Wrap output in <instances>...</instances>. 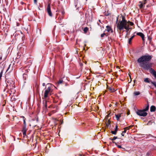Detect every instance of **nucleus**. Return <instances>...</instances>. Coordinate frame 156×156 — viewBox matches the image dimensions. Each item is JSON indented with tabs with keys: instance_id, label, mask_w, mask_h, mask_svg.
Listing matches in <instances>:
<instances>
[{
	"instance_id": "6e6d98bb",
	"label": "nucleus",
	"mask_w": 156,
	"mask_h": 156,
	"mask_svg": "<svg viewBox=\"0 0 156 156\" xmlns=\"http://www.w3.org/2000/svg\"><path fill=\"white\" fill-rule=\"evenodd\" d=\"M20 32L21 33V31H20ZM21 34L22 35H23V34L22 33H21Z\"/></svg>"
},
{
	"instance_id": "b1692460",
	"label": "nucleus",
	"mask_w": 156,
	"mask_h": 156,
	"mask_svg": "<svg viewBox=\"0 0 156 156\" xmlns=\"http://www.w3.org/2000/svg\"><path fill=\"white\" fill-rule=\"evenodd\" d=\"M110 114H108L105 117V120H106V121H107L109 119L110 120V119H109V117Z\"/></svg>"
},
{
	"instance_id": "bf43d9fd",
	"label": "nucleus",
	"mask_w": 156,
	"mask_h": 156,
	"mask_svg": "<svg viewBox=\"0 0 156 156\" xmlns=\"http://www.w3.org/2000/svg\"><path fill=\"white\" fill-rule=\"evenodd\" d=\"M21 37H22V38H23L22 36H21Z\"/></svg>"
},
{
	"instance_id": "2f4dec72",
	"label": "nucleus",
	"mask_w": 156,
	"mask_h": 156,
	"mask_svg": "<svg viewBox=\"0 0 156 156\" xmlns=\"http://www.w3.org/2000/svg\"><path fill=\"white\" fill-rule=\"evenodd\" d=\"M129 23L130 25H131V26H133V23L131 22H130V21H129Z\"/></svg>"
},
{
	"instance_id": "ddd939ff",
	"label": "nucleus",
	"mask_w": 156,
	"mask_h": 156,
	"mask_svg": "<svg viewBox=\"0 0 156 156\" xmlns=\"http://www.w3.org/2000/svg\"><path fill=\"white\" fill-rule=\"evenodd\" d=\"M156 109V107L154 105H152L150 107V111L151 112H154Z\"/></svg>"
},
{
	"instance_id": "f8f14e48",
	"label": "nucleus",
	"mask_w": 156,
	"mask_h": 156,
	"mask_svg": "<svg viewBox=\"0 0 156 156\" xmlns=\"http://www.w3.org/2000/svg\"><path fill=\"white\" fill-rule=\"evenodd\" d=\"M106 27L107 29L106 30H107L108 32H109L111 31L112 33L113 32V30L110 26H107Z\"/></svg>"
},
{
	"instance_id": "4468645a",
	"label": "nucleus",
	"mask_w": 156,
	"mask_h": 156,
	"mask_svg": "<svg viewBox=\"0 0 156 156\" xmlns=\"http://www.w3.org/2000/svg\"><path fill=\"white\" fill-rule=\"evenodd\" d=\"M122 114V113L119 114L117 115L115 114V117L117 120H119V119L121 116Z\"/></svg>"
},
{
	"instance_id": "a18cd8bd",
	"label": "nucleus",
	"mask_w": 156,
	"mask_h": 156,
	"mask_svg": "<svg viewBox=\"0 0 156 156\" xmlns=\"http://www.w3.org/2000/svg\"><path fill=\"white\" fill-rule=\"evenodd\" d=\"M42 85H43V86H44H44H45V83H43V84H42Z\"/></svg>"
},
{
	"instance_id": "423d86ee",
	"label": "nucleus",
	"mask_w": 156,
	"mask_h": 156,
	"mask_svg": "<svg viewBox=\"0 0 156 156\" xmlns=\"http://www.w3.org/2000/svg\"><path fill=\"white\" fill-rule=\"evenodd\" d=\"M46 11L48 13V14L50 16L52 17V14L51 11V4L50 3L48 4V6L46 9Z\"/></svg>"
},
{
	"instance_id": "ea45409f",
	"label": "nucleus",
	"mask_w": 156,
	"mask_h": 156,
	"mask_svg": "<svg viewBox=\"0 0 156 156\" xmlns=\"http://www.w3.org/2000/svg\"><path fill=\"white\" fill-rule=\"evenodd\" d=\"M61 13L62 15H64L65 14V12L64 11H62Z\"/></svg>"
},
{
	"instance_id": "f704fd0d",
	"label": "nucleus",
	"mask_w": 156,
	"mask_h": 156,
	"mask_svg": "<svg viewBox=\"0 0 156 156\" xmlns=\"http://www.w3.org/2000/svg\"><path fill=\"white\" fill-rule=\"evenodd\" d=\"M24 136L26 135V131H22Z\"/></svg>"
},
{
	"instance_id": "393cba45",
	"label": "nucleus",
	"mask_w": 156,
	"mask_h": 156,
	"mask_svg": "<svg viewBox=\"0 0 156 156\" xmlns=\"http://www.w3.org/2000/svg\"><path fill=\"white\" fill-rule=\"evenodd\" d=\"M26 126H23L22 128V131H27Z\"/></svg>"
},
{
	"instance_id": "9d476101",
	"label": "nucleus",
	"mask_w": 156,
	"mask_h": 156,
	"mask_svg": "<svg viewBox=\"0 0 156 156\" xmlns=\"http://www.w3.org/2000/svg\"><path fill=\"white\" fill-rule=\"evenodd\" d=\"M47 101L46 100H44L43 101V108L44 109H47Z\"/></svg>"
},
{
	"instance_id": "8fccbe9b",
	"label": "nucleus",
	"mask_w": 156,
	"mask_h": 156,
	"mask_svg": "<svg viewBox=\"0 0 156 156\" xmlns=\"http://www.w3.org/2000/svg\"><path fill=\"white\" fill-rule=\"evenodd\" d=\"M127 115H129L130 114L129 112H128L127 113Z\"/></svg>"
},
{
	"instance_id": "aec40b11",
	"label": "nucleus",
	"mask_w": 156,
	"mask_h": 156,
	"mask_svg": "<svg viewBox=\"0 0 156 156\" xmlns=\"http://www.w3.org/2000/svg\"><path fill=\"white\" fill-rule=\"evenodd\" d=\"M21 118H22L23 119V124L24 126H26V118L23 116H21L20 117Z\"/></svg>"
},
{
	"instance_id": "473e14b6",
	"label": "nucleus",
	"mask_w": 156,
	"mask_h": 156,
	"mask_svg": "<svg viewBox=\"0 0 156 156\" xmlns=\"http://www.w3.org/2000/svg\"><path fill=\"white\" fill-rule=\"evenodd\" d=\"M147 0H143L142 1V2L144 3V4H145L146 3Z\"/></svg>"
},
{
	"instance_id": "20e7f679",
	"label": "nucleus",
	"mask_w": 156,
	"mask_h": 156,
	"mask_svg": "<svg viewBox=\"0 0 156 156\" xmlns=\"http://www.w3.org/2000/svg\"><path fill=\"white\" fill-rule=\"evenodd\" d=\"M64 78H60L57 82L56 85L57 87H61V86L62 85H66V83L63 81Z\"/></svg>"
},
{
	"instance_id": "f3484780",
	"label": "nucleus",
	"mask_w": 156,
	"mask_h": 156,
	"mask_svg": "<svg viewBox=\"0 0 156 156\" xmlns=\"http://www.w3.org/2000/svg\"><path fill=\"white\" fill-rule=\"evenodd\" d=\"M135 35H134V34H133V36L131 37H130L129 39V41H128V43L129 44H131V41H132L133 39L134 38V37H135Z\"/></svg>"
},
{
	"instance_id": "bb28decb",
	"label": "nucleus",
	"mask_w": 156,
	"mask_h": 156,
	"mask_svg": "<svg viewBox=\"0 0 156 156\" xmlns=\"http://www.w3.org/2000/svg\"><path fill=\"white\" fill-rule=\"evenodd\" d=\"M117 131H116V130H115V131H111V133L112 134L114 135H115L117 133Z\"/></svg>"
},
{
	"instance_id": "4c0bfd02",
	"label": "nucleus",
	"mask_w": 156,
	"mask_h": 156,
	"mask_svg": "<svg viewBox=\"0 0 156 156\" xmlns=\"http://www.w3.org/2000/svg\"><path fill=\"white\" fill-rule=\"evenodd\" d=\"M117 147L118 148H122V147L121 146V145H117Z\"/></svg>"
},
{
	"instance_id": "dca6fc26",
	"label": "nucleus",
	"mask_w": 156,
	"mask_h": 156,
	"mask_svg": "<svg viewBox=\"0 0 156 156\" xmlns=\"http://www.w3.org/2000/svg\"><path fill=\"white\" fill-rule=\"evenodd\" d=\"M140 94V93L139 91H135L133 93L134 96H136L139 95Z\"/></svg>"
},
{
	"instance_id": "4d7b16f0",
	"label": "nucleus",
	"mask_w": 156,
	"mask_h": 156,
	"mask_svg": "<svg viewBox=\"0 0 156 156\" xmlns=\"http://www.w3.org/2000/svg\"><path fill=\"white\" fill-rule=\"evenodd\" d=\"M16 34H15V36L16 37Z\"/></svg>"
},
{
	"instance_id": "1a4fd4ad",
	"label": "nucleus",
	"mask_w": 156,
	"mask_h": 156,
	"mask_svg": "<svg viewBox=\"0 0 156 156\" xmlns=\"http://www.w3.org/2000/svg\"><path fill=\"white\" fill-rule=\"evenodd\" d=\"M136 34L140 36L143 41H144V35L143 33L141 32H138L136 33Z\"/></svg>"
},
{
	"instance_id": "f03ea898",
	"label": "nucleus",
	"mask_w": 156,
	"mask_h": 156,
	"mask_svg": "<svg viewBox=\"0 0 156 156\" xmlns=\"http://www.w3.org/2000/svg\"><path fill=\"white\" fill-rule=\"evenodd\" d=\"M127 22L124 16L122 15L120 17H119L118 16L117 18L116 27L119 30H121L124 29L126 30V32H128L129 28V25H127Z\"/></svg>"
},
{
	"instance_id": "e433bc0d",
	"label": "nucleus",
	"mask_w": 156,
	"mask_h": 156,
	"mask_svg": "<svg viewBox=\"0 0 156 156\" xmlns=\"http://www.w3.org/2000/svg\"><path fill=\"white\" fill-rule=\"evenodd\" d=\"M115 130H116V131H118V126H117V125H116V126L115 127Z\"/></svg>"
},
{
	"instance_id": "0eeeda50",
	"label": "nucleus",
	"mask_w": 156,
	"mask_h": 156,
	"mask_svg": "<svg viewBox=\"0 0 156 156\" xmlns=\"http://www.w3.org/2000/svg\"><path fill=\"white\" fill-rule=\"evenodd\" d=\"M51 90L50 88H47V89L45 90L44 96V98H46L48 97V95L49 94L51 93Z\"/></svg>"
},
{
	"instance_id": "37998d69",
	"label": "nucleus",
	"mask_w": 156,
	"mask_h": 156,
	"mask_svg": "<svg viewBox=\"0 0 156 156\" xmlns=\"http://www.w3.org/2000/svg\"><path fill=\"white\" fill-rule=\"evenodd\" d=\"M63 19V17H61V18H60L59 19V21H61L62 20V19Z\"/></svg>"
},
{
	"instance_id": "09e8293b",
	"label": "nucleus",
	"mask_w": 156,
	"mask_h": 156,
	"mask_svg": "<svg viewBox=\"0 0 156 156\" xmlns=\"http://www.w3.org/2000/svg\"><path fill=\"white\" fill-rule=\"evenodd\" d=\"M9 67H10V66H9V67L8 68V69H7V70H6V72H7V71H8V70H9Z\"/></svg>"
},
{
	"instance_id": "49530a36",
	"label": "nucleus",
	"mask_w": 156,
	"mask_h": 156,
	"mask_svg": "<svg viewBox=\"0 0 156 156\" xmlns=\"http://www.w3.org/2000/svg\"><path fill=\"white\" fill-rule=\"evenodd\" d=\"M129 126L128 127V128H127V129H129V128H130L132 126Z\"/></svg>"
},
{
	"instance_id": "2eb2a0df",
	"label": "nucleus",
	"mask_w": 156,
	"mask_h": 156,
	"mask_svg": "<svg viewBox=\"0 0 156 156\" xmlns=\"http://www.w3.org/2000/svg\"><path fill=\"white\" fill-rule=\"evenodd\" d=\"M128 128V127H126L124 128V130L121 133V135L122 136H124V133H125L126 132L127 130V128Z\"/></svg>"
},
{
	"instance_id": "a19ab883",
	"label": "nucleus",
	"mask_w": 156,
	"mask_h": 156,
	"mask_svg": "<svg viewBox=\"0 0 156 156\" xmlns=\"http://www.w3.org/2000/svg\"><path fill=\"white\" fill-rule=\"evenodd\" d=\"M36 92L37 93H39V90H38V88H37V89H36Z\"/></svg>"
},
{
	"instance_id": "5fc2aeb1",
	"label": "nucleus",
	"mask_w": 156,
	"mask_h": 156,
	"mask_svg": "<svg viewBox=\"0 0 156 156\" xmlns=\"http://www.w3.org/2000/svg\"><path fill=\"white\" fill-rule=\"evenodd\" d=\"M38 9L39 10H40V8H39V7H38Z\"/></svg>"
},
{
	"instance_id": "cd10ccee",
	"label": "nucleus",
	"mask_w": 156,
	"mask_h": 156,
	"mask_svg": "<svg viewBox=\"0 0 156 156\" xmlns=\"http://www.w3.org/2000/svg\"><path fill=\"white\" fill-rule=\"evenodd\" d=\"M153 122L151 120H150L148 122V123H147V125H150L151 124V123H152Z\"/></svg>"
},
{
	"instance_id": "a878e982",
	"label": "nucleus",
	"mask_w": 156,
	"mask_h": 156,
	"mask_svg": "<svg viewBox=\"0 0 156 156\" xmlns=\"http://www.w3.org/2000/svg\"><path fill=\"white\" fill-rule=\"evenodd\" d=\"M88 30V28L87 27H85L83 29L84 33H86L87 32Z\"/></svg>"
},
{
	"instance_id": "c756f323",
	"label": "nucleus",
	"mask_w": 156,
	"mask_h": 156,
	"mask_svg": "<svg viewBox=\"0 0 156 156\" xmlns=\"http://www.w3.org/2000/svg\"><path fill=\"white\" fill-rule=\"evenodd\" d=\"M2 73H3V71H2L0 73V81L1 80V79H2L1 78H2Z\"/></svg>"
},
{
	"instance_id": "412c9836",
	"label": "nucleus",
	"mask_w": 156,
	"mask_h": 156,
	"mask_svg": "<svg viewBox=\"0 0 156 156\" xmlns=\"http://www.w3.org/2000/svg\"><path fill=\"white\" fill-rule=\"evenodd\" d=\"M107 121H108V122L106 123V126L107 128H108L109 126H110V124L111 122L110 121L109 119Z\"/></svg>"
},
{
	"instance_id": "c85d7f7f",
	"label": "nucleus",
	"mask_w": 156,
	"mask_h": 156,
	"mask_svg": "<svg viewBox=\"0 0 156 156\" xmlns=\"http://www.w3.org/2000/svg\"><path fill=\"white\" fill-rule=\"evenodd\" d=\"M105 36L106 37L107 36V35H106V34L105 33H103L101 34V37L102 38L103 37H104Z\"/></svg>"
},
{
	"instance_id": "6ab92c4d",
	"label": "nucleus",
	"mask_w": 156,
	"mask_h": 156,
	"mask_svg": "<svg viewBox=\"0 0 156 156\" xmlns=\"http://www.w3.org/2000/svg\"><path fill=\"white\" fill-rule=\"evenodd\" d=\"M144 81L146 83H149L150 82V80L149 78H144Z\"/></svg>"
},
{
	"instance_id": "864d4df0",
	"label": "nucleus",
	"mask_w": 156,
	"mask_h": 156,
	"mask_svg": "<svg viewBox=\"0 0 156 156\" xmlns=\"http://www.w3.org/2000/svg\"><path fill=\"white\" fill-rule=\"evenodd\" d=\"M149 40L150 41L151 40V39H149Z\"/></svg>"
},
{
	"instance_id": "de8ad7c7",
	"label": "nucleus",
	"mask_w": 156,
	"mask_h": 156,
	"mask_svg": "<svg viewBox=\"0 0 156 156\" xmlns=\"http://www.w3.org/2000/svg\"><path fill=\"white\" fill-rule=\"evenodd\" d=\"M123 89H124V90H125V91L126 92L127 90V88H123Z\"/></svg>"
},
{
	"instance_id": "c03bdc74",
	"label": "nucleus",
	"mask_w": 156,
	"mask_h": 156,
	"mask_svg": "<svg viewBox=\"0 0 156 156\" xmlns=\"http://www.w3.org/2000/svg\"><path fill=\"white\" fill-rule=\"evenodd\" d=\"M154 92L155 94V95L156 96V88L155 90H154Z\"/></svg>"
},
{
	"instance_id": "f257e3e1",
	"label": "nucleus",
	"mask_w": 156,
	"mask_h": 156,
	"mask_svg": "<svg viewBox=\"0 0 156 156\" xmlns=\"http://www.w3.org/2000/svg\"><path fill=\"white\" fill-rule=\"evenodd\" d=\"M152 57L149 55H142L137 60L140 66L144 70H149L150 73L153 75L156 79V72L152 68L153 63H150Z\"/></svg>"
},
{
	"instance_id": "c9c22d12",
	"label": "nucleus",
	"mask_w": 156,
	"mask_h": 156,
	"mask_svg": "<svg viewBox=\"0 0 156 156\" xmlns=\"http://www.w3.org/2000/svg\"><path fill=\"white\" fill-rule=\"evenodd\" d=\"M34 0V4L37 5V0Z\"/></svg>"
},
{
	"instance_id": "13d9d810",
	"label": "nucleus",
	"mask_w": 156,
	"mask_h": 156,
	"mask_svg": "<svg viewBox=\"0 0 156 156\" xmlns=\"http://www.w3.org/2000/svg\"><path fill=\"white\" fill-rule=\"evenodd\" d=\"M79 93V92H78L77 93V94H78V93Z\"/></svg>"
},
{
	"instance_id": "603ef678",
	"label": "nucleus",
	"mask_w": 156,
	"mask_h": 156,
	"mask_svg": "<svg viewBox=\"0 0 156 156\" xmlns=\"http://www.w3.org/2000/svg\"><path fill=\"white\" fill-rule=\"evenodd\" d=\"M98 23V25H100V24L99 23Z\"/></svg>"
},
{
	"instance_id": "79ce46f5",
	"label": "nucleus",
	"mask_w": 156,
	"mask_h": 156,
	"mask_svg": "<svg viewBox=\"0 0 156 156\" xmlns=\"http://www.w3.org/2000/svg\"><path fill=\"white\" fill-rule=\"evenodd\" d=\"M121 148L122 149V151H125L126 150V149L125 148L122 147V148Z\"/></svg>"
},
{
	"instance_id": "3c124183",
	"label": "nucleus",
	"mask_w": 156,
	"mask_h": 156,
	"mask_svg": "<svg viewBox=\"0 0 156 156\" xmlns=\"http://www.w3.org/2000/svg\"><path fill=\"white\" fill-rule=\"evenodd\" d=\"M99 21L100 23L101 22V20H99Z\"/></svg>"
},
{
	"instance_id": "7ed1b4c3",
	"label": "nucleus",
	"mask_w": 156,
	"mask_h": 156,
	"mask_svg": "<svg viewBox=\"0 0 156 156\" xmlns=\"http://www.w3.org/2000/svg\"><path fill=\"white\" fill-rule=\"evenodd\" d=\"M136 112L138 115L140 116L145 117L147 115V113L145 112L143 109L142 110H138Z\"/></svg>"
},
{
	"instance_id": "39448f33",
	"label": "nucleus",
	"mask_w": 156,
	"mask_h": 156,
	"mask_svg": "<svg viewBox=\"0 0 156 156\" xmlns=\"http://www.w3.org/2000/svg\"><path fill=\"white\" fill-rule=\"evenodd\" d=\"M3 92H6L7 93L11 94L13 92V94L15 93V90L14 89V88H3Z\"/></svg>"
},
{
	"instance_id": "58836bf2",
	"label": "nucleus",
	"mask_w": 156,
	"mask_h": 156,
	"mask_svg": "<svg viewBox=\"0 0 156 156\" xmlns=\"http://www.w3.org/2000/svg\"><path fill=\"white\" fill-rule=\"evenodd\" d=\"M12 83H13V84L12 85H11V86L10 85V87H14V86H15L14 83L13 82H12Z\"/></svg>"
},
{
	"instance_id": "a211bd4d",
	"label": "nucleus",
	"mask_w": 156,
	"mask_h": 156,
	"mask_svg": "<svg viewBox=\"0 0 156 156\" xmlns=\"http://www.w3.org/2000/svg\"><path fill=\"white\" fill-rule=\"evenodd\" d=\"M117 138H118V137L117 136H114L112 138H109V140H112V142L113 143H115L116 145V143L114 141Z\"/></svg>"
},
{
	"instance_id": "9b49d317",
	"label": "nucleus",
	"mask_w": 156,
	"mask_h": 156,
	"mask_svg": "<svg viewBox=\"0 0 156 156\" xmlns=\"http://www.w3.org/2000/svg\"><path fill=\"white\" fill-rule=\"evenodd\" d=\"M53 87H54L55 88H56L54 85L52 84L51 83H47L46 85L45 88H53Z\"/></svg>"
},
{
	"instance_id": "6e6552de",
	"label": "nucleus",
	"mask_w": 156,
	"mask_h": 156,
	"mask_svg": "<svg viewBox=\"0 0 156 156\" xmlns=\"http://www.w3.org/2000/svg\"><path fill=\"white\" fill-rule=\"evenodd\" d=\"M108 89L107 90H106L104 92V94L106 92H108V93H113L115 92V91H116L117 89H115V88H107Z\"/></svg>"
},
{
	"instance_id": "72a5a7b5",
	"label": "nucleus",
	"mask_w": 156,
	"mask_h": 156,
	"mask_svg": "<svg viewBox=\"0 0 156 156\" xmlns=\"http://www.w3.org/2000/svg\"><path fill=\"white\" fill-rule=\"evenodd\" d=\"M2 58V54H0V62Z\"/></svg>"
},
{
	"instance_id": "5701e85b",
	"label": "nucleus",
	"mask_w": 156,
	"mask_h": 156,
	"mask_svg": "<svg viewBox=\"0 0 156 156\" xmlns=\"http://www.w3.org/2000/svg\"><path fill=\"white\" fill-rule=\"evenodd\" d=\"M149 108V105L148 104H147L146 108L144 109H143V110L145 112L148 110Z\"/></svg>"
},
{
	"instance_id": "4be33fe9",
	"label": "nucleus",
	"mask_w": 156,
	"mask_h": 156,
	"mask_svg": "<svg viewBox=\"0 0 156 156\" xmlns=\"http://www.w3.org/2000/svg\"><path fill=\"white\" fill-rule=\"evenodd\" d=\"M139 3H140L139 6L140 8H143V7L144 6V5L145 4H144V3L142 2H139Z\"/></svg>"
},
{
	"instance_id": "7c9ffc66",
	"label": "nucleus",
	"mask_w": 156,
	"mask_h": 156,
	"mask_svg": "<svg viewBox=\"0 0 156 156\" xmlns=\"http://www.w3.org/2000/svg\"><path fill=\"white\" fill-rule=\"evenodd\" d=\"M151 83L153 84L155 87H156V82H153L152 81H151Z\"/></svg>"
}]
</instances>
